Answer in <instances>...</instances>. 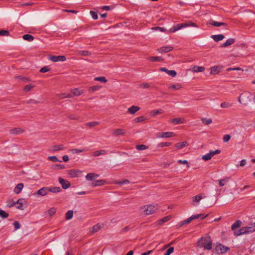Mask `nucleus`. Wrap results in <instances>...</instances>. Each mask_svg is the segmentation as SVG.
Masks as SVG:
<instances>
[{
	"instance_id": "f257e3e1",
	"label": "nucleus",
	"mask_w": 255,
	"mask_h": 255,
	"mask_svg": "<svg viewBox=\"0 0 255 255\" xmlns=\"http://www.w3.org/2000/svg\"><path fill=\"white\" fill-rule=\"evenodd\" d=\"M158 210V205L156 204H149L140 207V211L144 216H147L155 214Z\"/></svg>"
},
{
	"instance_id": "f03ea898",
	"label": "nucleus",
	"mask_w": 255,
	"mask_h": 255,
	"mask_svg": "<svg viewBox=\"0 0 255 255\" xmlns=\"http://www.w3.org/2000/svg\"><path fill=\"white\" fill-rule=\"evenodd\" d=\"M197 246L199 248L210 250L212 248V240L208 236L202 237L198 241Z\"/></svg>"
},
{
	"instance_id": "7ed1b4c3",
	"label": "nucleus",
	"mask_w": 255,
	"mask_h": 255,
	"mask_svg": "<svg viewBox=\"0 0 255 255\" xmlns=\"http://www.w3.org/2000/svg\"><path fill=\"white\" fill-rule=\"evenodd\" d=\"M251 96L252 95L250 92H243L239 97L238 102L242 105H247L250 101Z\"/></svg>"
},
{
	"instance_id": "20e7f679",
	"label": "nucleus",
	"mask_w": 255,
	"mask_h": 255,
	"mask_svg": "<svg viewBox=\"0 0 255 255\" xmlns=\"http://www.w3.org/2000/svg\"><path fill=\"white\" fill-rule=\"evenodd\" d=\"M214 250L218 254H224L228 252L229 248L219 243H217L214 245Z\"/></svg>"
},
{
	"instance_id": "39448f33",
	"label": "nucleus",
	"mask_w": 255,
	"mask_h": 255,
	"mask_svg": "<svg viewBox=\"0 0 255 255\" xmlns=\"http://www.w3.org/2000/svg\"><path fill=\"white\" fill-rule=\"evenodd\" d=\"M67 174L71 178H78L82 176L83 171L78 169H71L67 170Z\"/></svg>"
},
{
	"instance_id": "423d86ee",
	"label": "nucleus",
	"mask_w": 255,
	"mask_h": 255,
	"mask_svg": "<svg viewBox=\"0 0 255 255\" xmlns=\"http://www.w3.org/2000/svg\"><path fill=\"white\" fill-rule=\"evenodd\" d=\"M255 231V228L252 227H247L241 228L238 231H235L234 234L236 236H240L245 233H250Z\"/></svg>"
},
{
	"instance_id": "0eeeda50",
	"label": "nucleus",
	"mask_w": 255,
	"mask_h": 255,
	"mask_svg": "<svg viewBox=\"0 0 255 255\" xmlns=\"http://www.w3.org/2000/svg\"><path fill=\"white\" fill-rule=\"evenodd\" d=\"M221 153V150L216 149L215 150H210L209 153L203 155L202 156V159L205 161L210 160L216 154H219Z\"/></svg>"
},
{
	"instance_id": "6e6552de",
	"label": "nucleus",
	"mask_w": 255,
	"mask_h": 255,
	"mask_svg": "<svg viewBox=\"0 0 255 255\" xmlns=\"http://www.w3.org/2000/svg\"><path fill=\"white\" fill-rule=\"evenodd\" d=\"M49 187H43L38 190L33 195L37 198L39 197L46 196L49 193Z\"/></svg>"
},
{
	"instance_id": "1a4fd4ad",
	"label": "nucleus",
	"mask_w": 255,
	"mask_h": 255,
	"mask_svg": "<svg viewBox=\"0 0 255 255\" xmlns=\"http://www.w3.org/2000/svg\"><path fill=\"white\" fill-rule=\"evenodd\" d=\"M27 201L23 198H19L15 202V207L20 210H23L25 208Z\"/></svg>"
},
{
	"instance_id": "9d476101",
	"label": "nucleus",
	"mask_w": 255,
	"mask_h": 255,
	"mask_svg": "<svg viewBox=\"0 0 255 255\" xmlns=\"http://www.w3.org/2000/svg\"><path fill=\"white\" fill-rule=\"evenodd\" d=\"M175 136L176 134L171 131L161 132L157 134V137L161 138H168Z\"/></svg>"
},
{
	"instance_id": "9b49d317",
	"label": "nucleus",
	"mask_w": 255,
	"mask_h": 255,
	"mask_svg": "<svg viewBox=\"0 0 255 255\" xmlns=\"http://www.w3.org/2000/svg\"><path fill=\"white\" fill-rule=\"evenodd\" d=\"M222 66L221 65H216L211 67L210 68V74L211 75H215L221 72L222 69Z\"/></svg>"
},
{
	"instance_id": "f8f14e48",
	"label": "nucleus",
	"mask_w": 255,
	"mask_h": 255,
	"mask_svg": "<svg viewBox=\"0 0 255 255\" xmlns=\"http://www.w3.org/2000/svg\"><path fill=\"white\" fill-rule=\"evenodd\" d=\"M99 177V175L98 174L95 173L94 172H89L86 175L85 179L87 181H93L94 182Z\"/></svg>"
},
{
	"instance_id": "ddd939ff",
	"label": "nucleus",
	"mask_w": 255,
	"mask_h": 255,
	"mask_svg": "<svg viewBox=\"0 0 255 255\" xmlns=\"http://www.w3.org/2000/svg\"><path fill=\"white\" fill-rule=\"evenodd\" d=\"M58 180L59 182L61 185L63 189H67L70 187L71 183L68 180H65L62 177H59Z\"/></svg>"
},
{
	"instance_id": "4468645a",
	"label": "nucleus",
	"mask_w": 255,
	"mask_h": 255,
	"mask_svg": "<svg viewBox=\"0 0 255 255\" xmlns=\"http://www.w3.org/2000/svg\"><path fill=\"white\" fill-rule=\"evenodd\" d=\"M49 59L54 62H57L59 61H65L66 60V58L65 56L59 55V56H50Z\"/></svg>"
},
{
	"instance_id": "2eb2a0df",
	"label": "nucleus",
	"mask_w": 255,
	"mask_h": 255,
	"mask_svg": "<svg viewBox=\"0 0 255 255\" xmlns=\"http://www.w3.org/2000/svg\"><path fill=\"white\" fill-rule=\"evenodd\" d=\"M189 142L187 141L178 142L175 144L174 146L177 150H181L189 145Z\"/></svg>"
},
{
	"instance_id": "dca6fc26",
	"label": "nucleus",
	"mask_w": 255,
	"mask_h": 255,
	"mask_svg": "<svg viewBox=\"0 0 255 255\" xmlns=\"http://www.w3.org/2000/svg\"><path fill=\"white\" fill-rule=\"evenodd\" d=\"M172 218L171 215H168L156 221V224L157 226H162L164 223L169 221Z\"/></svg>"
},
{
	"instance_id": "f3484780",
	"label": "nucleus",
	"mask_w": 255,
	"mask_h": 255,
	"mask_svg": "<svg viewBox=\"0 0 255 255\" xmlns=\"http://www.w3.org/2000/svg\"><path fill=\"white\" fill-rule=\"evenodd\" d=\"M104 227V225L103 224H97L94 226L93 227L90 228L89 229V231L92 234H94L98 231H99L100 229H102Z\"/></svg>"
},
{
	"instance_id": "a211bd4d",
	"label": "nucleus",
	"mask_w": 255,
	"mask_h": 255,
	"mask_svg": "<svg viewBox=\"0 0 255 255\" xmlns=\"http://www.w3.org/2000/svg\"><path fill=\"white\" fill-rule=\"evenodd\" d=\"M107 184V181L104 179L95 180L92 183L93 187L102 186Z\"/></svg>"
},
{
	"instance_id": "6ab92c4d",
	"label": "nucleus",
	"mask_w": 255,
	"mask_h": 255,
	"mask_svg": "<svg viewBox=\"0 0 255 255\" xmlns=\"http://www.w3.org/2000/svg\"><path fill=\"white\" fill-rule=\"evenodd\" d=\"M183 88L180 83H173L169 85L168 88L172 91H177L181 90Z\"/></svg>"
},
{
	"instance_id": "aec40b11",
	"label": "nucleus",
	"mask_w": 255,
	"mask_h": 255,
	"mask_svg": "<svg viewBox=\"0 0 255 255\" xmlns=\"http://www.w3.org/2000/svg\"><path fill=\"white\" fill-rule=\"evenodd\" d=\"M24 188V184L22 183H18L13 188V193L15 194H19Z\"/></svg>"
},
{
	"instance_id": "412c9836",
	"label": "nucleus",
	"mask_w": 255,
	"mask_h": 255,
	"mask_svg": "<svg viewBox=\"0 0 255 255\" xmlns=\"http://www.w3.org/2000/svg\"><path fill=\"white\" fill-rule=\"evenodd\" d=\"M140 109V107L137 106L133 105L128 108L127 110V112L130 115H134Z\"/></svg>"
},
{
	"instance_id": "4be33fe9",
	"label": "nucleus",
	"mask_w": 255,
	"mask_h": 255,
	"mask_svg": "<svg viewBox=\"0 0 255 255\" xmlns=\"http://www.w3.org/2000/svg\"><path fill=\"white\" fill-rule=\"evenodd\" d=\"M205 70V68L203 66H199L197 65L193 66L190 69V70L194 73H202Z\"/></svg>"
},
{
	"instance_id": "5701e85b",
	"label": "nucleus",
	"mask_w": 255,
	"mask_h": 255,
	"mask_svg": "<svg viewBox=\"0 0 255 255\" xmlns=\"http://www.w3.org/2000/svg\"><path fill=\"white\" fill-rule=\"evenodd\" d=\"M169 122L174 125H178L185 123V120L182 118H177L171 119Z\"/></svg>"
},
{
	"instance_id": "b1692460",
	"label": "nucleus",
	"mask_w": 255,
	"mask_h": 255,
	"mask_svg": "<svg viewBox=\"0 0 255 255\" xmlns=\"http://www.w3.org/2000/svg\"><path fill=\"white\" fill-rule=\"evenodd\" d=\"M126 133V130L123 128H116L113 130L112 134L114 135H123Z\"/></svg>"
},
{
	"instance_id": "393cba45",
	"label": "nucleus",
	"mask_w": 255,
	"mask_h": 255,
	"mask_svg": "<svg viewBox=\"0 0 255 255\" xmlns=\"http://www.w3.org/2000/svg\"><path fill=\"white\" fill-rule=\"evenodd\" d=\"M56 211L57 208L56 207H51L46 211V214L48 217H52L56 214Z\"/></svg>"
},
{
	"instance_id": "a878e982",
	"label": "nucleus",
	"mask_w": 255,
	"mask_h": 255,
	"mask_svg": "<svg viewBox=\"0 0 255 255\" xmlns=\"http://www.w3.org/2000/svg\"><path fill=\"white\" fill-rule=\"evenodd\" d=\"M84 90L79 88H75L71 90V93L73 96H78L84 93Z\"/></svg>"
},
{
	"instance_id": "bb28decb",
	"label": "nucleus",
	"mask_w": 255,
	"mask_h": 255,
	"mask_svg": "<svg viewBox=\"0 0 255 255\" xmlns=\"http://www.w3.org/2000/svg\"><path fill=\"white\" fill-rule=\"evenodd\" d=\"M10 133L12 134H19L24 132V130L20 128H15L10 130Z\"/></svg>"
},
{
	"instance_id": "cd10ccee",
	"label": "nucleus",
	"mask_w": 255,
	"mask_h": 255,
	"mask_svg": "<svg viewBox=\"0 0 255 255\" xmlns=\"http://www.w3.org/2000/svg\"><path fill=\"white\" fill-rule=\"evenodd\" d=\"M208 24L212 25L213 26H216V27H219L221 26H225L227 25L226 23L217 22V21H214L213 20H209L208 21Z\"/></svg>"
},
{
	"instance_id": "c85d7f7f",
	"label": "nucleus",
	"mask_w": 255,
	"mask_h": 255,
	"mask_svg": "<svg viewBox=\"0 0 255 255\" xmlns=\"http://www.w3.org/2000/svg\"><path fill=\"white\" fill-rule=\"evenodd\" d=\"M173 48L172 46H164L162 47H161L159 49V51L160 53H167L168 52H170L173 50Z\"/></svg>"
},
{
	"instance_id": "c756f323",
	"label": "nucleus",
	"mask_w": 255,
	"mask_h": 255,
	"mask_svg": "<svg viewBox=\"0 0 255 255\" xmlns=\"http://www.w3.org/2000/svg\"><path fill=\"white\" fill-rule=\"evenodd\" d=\"M211 37L215 41L219 42L222 40L224 38V36L223 34H218V35H212L211 36Z\"/></svg>"
},
{
	"instance_id": "7c9ffc66",
	"label": "nucleus",
	"mask_w": 255,
	"mask_h": 255,
	"mask_svg": "<svg viewBox=\"0 0 255 255\" xmlns=\"http://www.w3.org/2000/svg\"><path fill=\"white\" fill-rule=\"evenodd\" d=\"M235 40L234 38H229V39H227L226 40V41L222 44V47H228V46L234 44L235 43Z\"/></svg>"
},
{
	"instance_id": "2f4dec72",
	"label": "nucleus",
	"mask_w": 255,
	"mask_h": 255,
	"mask_svg": "<svg viewBox=\"0 0 255 255\" xmlns=\"http://www.w3.org/2000/svg\"><path fill=\"white\" fill-rule=\"evenodd\" d=\"M49 191L53 193H59L61 191V188L59 187H48Z\"/></svg>"
},
{
	"instance_id": "473e14b6",
	"label": "nucleus",
	"mask_w": 255,
	"mask_h": 255,
	"mask_svg": "<svg viewBox=\"0 0 255 255\" xmlns=\"http://www.w3.org/2000/svg\"><path fill=\"white\" fill-rule=\"evenodd\" d=\"M147 120V118L144 116H140L135 118L134 119V121L136 123H142Z\"/></svg>"
},
{
	"instance_id": "72a5a7b5",
	"label": "nucleus",
	"mask_w": 255,
	"mask_h": 255,
	"mask_svg": "<svg viewBox=\"0 0 255 255\" xmlns=\"http://www.w3.org/2000/svg\"><path fill=\"white\" fill-rule=\"evenodd\" d=\"M205 197L203 195H202L201 194H199V195H197L195 196H194L193 198H192V200L194 202H196V203H199V202L200 201V200L202 199H203Z\"/></svg>"
},
{
	"instance_id": "f704fd0d",
	"label": "nucleus",
	"mask_w": 255,
	"mask_h": 255,
	"mask_svg": "<svg viewBox=\"0 0 255 255\" xmlns=\"http://www.w3.org/2000/svg\"><path fill=\"white\" fill-rule=\"evenodd\" d=\"M201 122L203 124L207 126L211 124L213 122L211 119L206 118H202Z\"/></svg>"
},
{
	"instance_id": "c9c22d12",
	"label": "nucleus",
	"mask_w": 255,
	"mask_h": 255,
	"mask_svg": "<svg viewBox=\"0 0 255 255\" xmlns=\"http://www.w3.org/2000/svg\"><path fill=\"white\" fill-rule=\"evenodd\" d=\"M181 28L180 24L174 25L172 27L169 29L168 31L171 33H174L175 31L180 30Z\"/></svg>"
},
{
	"instance_id": "e433bc0d",
	"label": "nucleus",
	"mask_w": 255,
	"mask_h": 255,
	"mask_svg": "<svg viewBox=\"0 0 255 255\" xmlns=\"http://www.w3.org/2000/svg\"><path fill=\"white\" fill-rule=\"evenodd\" d=\"M106 153V152L104 150H100L94 151L93 152V156L96 157L101 155H104Z\"/></svg>"
},
{
	"instance_id": "4c0bfd02",
	"label": "nucleus",
	"mask_w": 255,
	"mask_h": 255,
	"mask_svg": "<svg viewBox=\"0 0 255 255\" xmlns=\"http://www.w3.org/2000/svg\"><path fill=\"white\" fill-rule=\"evenodd\" d=\"M193 221V219H192V217L191 216L190 217H189V218L181 222L179 224H180V226H183L185 225H187V224H189V223H190L192 221Z\"/></svg>"
},
{
	"instance_id": "58836bf2",
	"label": "nucleus",
	"mask_w": 255,
	"mask_h": 255,
	"mask_svg": "<svg viewBox=\"0 0 255 255\" xmlns=\"http://www.w3.org/2000/svg\"><path fill=\"white\" fill-rule=\"evenodd\" d=\"M163 111L161 109L156 110H153L150 112V115L152 117H155L157 115L159 114H161L163 113Z\"/></svg>"
},
{
	"instance_id": "ea45409f",
	"label": "nucleus",
	"mask_w": 255,
	"mask_h": 255,
	"mask_svg": "<svg viewBox=\"0 0 255 255\" xmlns=\"http://www.w3.org/2000/svg\"><path fill=\"white\" fill-rule=\"evenodd\" d=\"M94 81H99L103 83H106L108 81L106 77L104 76L96 77L94 78Z\"/></svg>"
},
{
	"instance_id": "a19ab883",
	"label": "nucleus",
	"mask_w": 255,
	"mask_h": 255,
	"mask_svg": "<svg viewBox=\"0 0 255 255\" xmlns=\"http://www.w3.org/2000/svg\"><path fill=\"white\" fill-rule=\"evenodd\" d=\"M129 183V181L126 179L122 180L120 181H115L114 183L115 184L120 185H123L127 184Z\"/></svg>"
},
{
	"instance_id": "79ce46f5",
	"label": "nucleus",
	"mask_w": 255,
	"mask_h": 255,
	"mask_svg": "<svg viewBox=\"0 0 255 255\" xmlns=\"http://www.w3.org/2000/svg\"><path fill=\"white\" fill-rule=\"evenodd\" d=\"M241 221H238L236 222L232 225V230H234V232L235 231H238V228H239L241 226Z\"/></svg>"
},
{
	"instance_id": "37998d69",
	"label": "nucleus",
	"mask_w": 255,
	"mask_h": 255,
	"mask_svg": "<svg viewBox=\"0 0 255 255\" xmlns=\"http://www.w3.org/2000/svg\"><path fill=\"white\" fill-rule=\"evenodd\" d=\"M73 216V212L72 210L68 211L65 214V219L69 220L72 218Z\"/></svg>"
},
{
	"instance_id": "c03bdc74",
	"label": "nucleus",
	"mask_w": 255,
	"mask_h": 255,
	"mask_svg": "<svg viewBox=\"0 0 255 255\" xmlns=\"http://www.w3.org/2000/svg\"><path fill=\"white\" fill-rule=\"evenodd\" d=\"M15 202L13 199H8L6 201V206L8 207L11 208L15 205Z\"/></svg>"
},
{
	"instance_id": "a18cd8bd",
	"label": "nucleus",
	"mask_w": 255,
	"mask_h": 255,
	"mask_svg": "<svg viewBox=\"0 0 255 255\" xmlns=\"http://www.w3.org/2000/svg\"><path fill=\"white\" fill-rule=\"evenodd\" d=\"M101 87L98 85H95L92 87H90L89 89V91L92 92H94L95 91H97L101 89Z\"/></svg>"
},
{
	"instance_id": "49530a36",
	"label": "nucleus",
	"mask_w": 255,
	"mask_h": 255,
	"mask_svg": "<svg viewBox=\"0 0 255 255\" xmlns=\"http://www.w3.org/2000/svg\"><path fill=\"white\" fill-rule=\"evenodd\" d=\"M47 158L48 160L53 162L60 161L56 156H49Z\"/></svg>"
},
{
	"instance_id": "de8ad7c7",
	"label": "nucleus",
	"mask_w": 255,
	"mask_h": 255,
	"mask_svg": "<svg viewBox=\"0 0 255 255\" xmlns=\"http://www.w3.org/2000/svg\"><path fill=\"white\" fill-rule=\"evenodd\" d=\"M23 38L24 40H28L29 41H31L33 40V37L29 34H25L23 35Z\"/></svg>"
},
{
	"instance_id": "09e8293b",
	"label": "nucleus",
	"mask_w": 255,
	"mask_h": 255,
	"mask_svg": "<svg viewBox=\"0 0 255 255\" xmlns=\"http://www.w3.org/2000/svg\"><path fill=\"white\" fill-rule=\"evenodd\" d=\"M53 168L55 170H61L65 168V166L61 164H55L53 166Z\"/></svg>"
},
{
	"instance_id": "8fccbe9b",
	"label": "nucleus",
	"mask_w": 255,
	"mask_h": 255,
	"mask_svg": "<svg viewBox=\"0 0 255 255\" xmlns=\"http://www.w3.org/2000/svg\"><path fill=\"white\" fill-rule=\"evenodd\" d=\"M147 148H148V146H146V145H144V144L137 145L136 146V148L139 150H145V149H147Z\"/></svg>"
},
{
	"instance_id": "3c124183",
	"label": "nucleus",
	"mask_w": 255,
	"mask_h": 255,
	"mask_svg": "<svg viewBox=\"0 0 255 255\" xmlns=\"http://www.w3.org/2000/svg\"><path fill=\"white\" fill-rule=\"evenodd\" d=\"M228 181V180L227 179H221L219 181V184L220 186L223 187L227 184Z\"/></svg>"
},
{
	"instance_id": "603ef678",
	"label": "nucleus",
	"mask_w": 255,
	"mask_h": 255,
	"mask_svg": "<svg viewBox=\"0 0 255 255\" xmlns=\"http://www.w3.org/2000/svg\"><path fill=\"white\" fill-rule=\"evenodd\" d=\"M171 143L169 142H161L158 144V147H163L165 146H169L171 145Z\"/></svg>"
},
{
	"instance_id": "864d4df0",
	"label": "nucleus",
	"mask_w": 255,
	"mask_h": 255,
	"mask_svg": "<svg viewBox=\"0 0 255 255\" xmlns=\"http://www.w3.org/2000/svg\"><path fill=\"white\" fill-rule=\"evenodd\" d=\"M33 88H34V85H33L31 84H29L26 85L25 86L24 89L25 91L28 92V91H30V90H31Z\"/></svg>"
},
{
	"instance_id": "5fc2aeb1",
	"label": "nucleus",
	"mask_w": 255,
	"mask_h": 255,
	"mask_svg": "<svg viewBox=\"0 0 255 255\" xmlns=\"http://www.w3.org/2000/svg\"><path fill=\"white\" fill-rule=\"evenodd\" d=\"M149 60L152 62H158L162 60V59L159 57H151Z\"/></svg>"
},
{
	"instance_id": "6e6d98bb",
	"label": "nucleus",
	"mask_w": 255,
	"mask_h": 255,
	"mask_svg": "<svg viewBox=\"0 0 255 255\" xmlns=\"http://www.w3.org/2000/svg\"><path fill=\"white\" fill-rule=\"evenodd\" d=\"M8 216V214L6 213L4 211L2 210V209H0V216L2 218H5L7 217Z\"/></svg>"
},
{
	"instance_id": "4d7b16f0",
	"label": "nucleus",
	"mask_w": 255,
	"mask_h": 255,
	"mask_svg": "<svg viewBox=\"0 0 255 255\" xmlns=\"http://www.w3.org/2000/svg\"><path fill=\"white\" fill-rule=\"evenodd\" d=\"M99 124V123L98 122H92L88 123L87 125L90 127H95L98 126Z\"/></svg>"
},
{
	"instance_id": "13d9d810",
	"label": "nucleus",
	"mask_w": 255,
	"mask_h": 255,
	"mask_svg": "<svg viewBox=\"0 0 255 255\" xmlns=\"http://www.w3.org/2000/svg\"><path fill=\"white\" fill-rule=\"evenodd\" d=\"M151 29L153 30H159L161 32H165L166 31L165 28L161 27H154L151 28Z\"/></svg>"
},
{
	"instance_id": "bf43d9fd",
	"label": "nucleus",
	"mask_w": 255,
	"mask_h": 255,
	"mask_svg": "<svg viewBox=\"0 0 255 255\" xmlns=\"http://www.w3.org/2000/svg\"><path fill=\"white\" fill-rule=\"evenodd\" d=\"M231 139V136L229 134H226L223 136V140L225 142H227Z\"/></svg>"
},
{
	"instance_id": "052dcab7",
	"label": "nucleus",
	"mask_w": 255,
	"mask_h": 255,
	"mask_svg": "<svg viewBox=\"0 0 255 255\" xmlns=\"http://www.w3.org/2000/svg\"><path fill=\"white\" fill-rule=\"evenodd\" d=\"M167 74L172 77H174L176 76L177 73L175 70H169Z\"/></svg>"
},
{
	"instance_id": "680f3d73",
	"label": "nucleus",
	"mask_w": 255,
	"mask_h": 255,
	"mask_svg": "<svg viewBox=\"0 0 255 255\" xmlns=\"http://www.w3.org/2000/svg\"><path fill=\"white\" fill-rule=\"evenodd\" d=\"M90 13L91 15V16H92L93 19H98V15H97V13H96L95 11L91 10L90 11Z\"/></svg>"
},
{
	"instance_id": "e2e57ef3",
	"label": "nucleus",
	"mask_w": 255,
	"mask_h": 255,
	"mask_svg": "<svg viewBox=\"0 0 255 255\" xmlns=\"http://www.w3.org/2000/svg\"><path fill=\"white\" fill-rule=\"evenodd\" d=\"M174 252V248L173 247H170L166 252L165 255H170L171 254H172Z\"/></svg>"
},
{
	"instance_id": "0e129e2a",
	"label": "nucleus",
	"mask_w": 255,
	"mask_h": 255,
	"mask_svg": "<svg viewBox=\"0 0 255 255\" xmlns=\"http://www.w3.org/2000/svg\"><path fill=\"white\" fill-rule=\"evenodd\" d=\"M49 71V68L48 67H43L40 70V71L42 73H46Z\"/></svg>"
},
{
	"instance_id": "69168bd1",
	"label": "nucleus",
	"mask_w": 255,
	"mask_h": 255,
	"mask_svg": "<svg viewBox=\"0 0 255 255\" xmlns=\"http://www.w3.org/2000/svg\"><path fill=\"white\" fill-rule=\"evenodd\" d=\"M230 107V104L226 102L222 103L221 104V107L222 108H227Z\"/></svg>"
},
{
	"instance_id": "338daca9",
	"label": "nucleus",
	"mask_w": 255,
	"mask_h": 255,
	"mask_svg": "<svg viewBox=\"0 0 255 255\" xmlns=\"http://www.w3.org/2000/svg\"><path fill=\"white\" fill-rule=\"evenodd\" d=\"M80 54L83 56H89L91 54V53L88 51H82L80 52Z\"/></svg>"
},
{
	"instance_id": "774afa93",
	"label": "nucleus",
	"mask_w": 255,
	"mask_h": 255,
	"mask_svg": "<svg viewBox=\"0 0 255 255\" xmlns=\"http://www.w3.org/2000/svg\"><path fill=\"white\" fill-rule=\"evenodd\" d=\"M141 87L144 89H148L150 87V85L148 83H144L141 85Z\"/></svg>"
}]
</instances>
